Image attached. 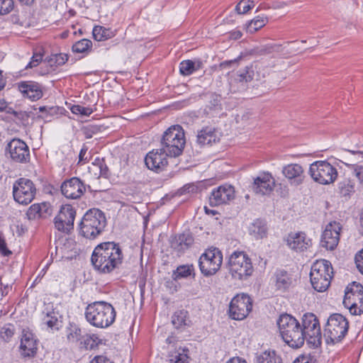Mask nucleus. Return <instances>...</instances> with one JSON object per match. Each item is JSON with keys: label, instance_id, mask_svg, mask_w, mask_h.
<instances>
[{"label": "nucleus", "instance_id": "680f3d73", "mask_svg": "<svg viewBox=\"0 0 363 363\" xmlns=\"http://www.w3.org/2000/svg\"><path fill=\"white\" fill-rule=\"evenodd\" d=\"M275 45H267L260 50V54H270L275 50Z\"/></svg>", "mask_w": 363, "mask_h": 363}, {"label": "nucleus", "instance_id": "052dcab7", "mask_svg": "<svg viewBox=\"0 0 363 363\" xmlns=\"http://www.w3.org/2000/svg\"><path fill=\"white\" fill-rule=\"evenodd\" d=\"M228 35H229V38H230L232 40H238L242 37V33L239 30H233L229 32Z\"/></svg>", "mask_w": 363, "mask_h": 363}, {"label": "nucleus", "instance_id": "412c9836", "mask_svg": "<svg viewBox=\"0 0 363 363\" xmlns=\"http://www.w3.org/2000/svg\"><path fill=\"white\" fill-rule=\"evenodd\" d=\"M235 197L234 188L228 184H224L215 188L209 196V204L211 206H218L227 203Z\"/></svg>", "mask_w": 363, "mask_h": 363}, {"label": "nucleus", "instance_id": "7ed1b4c3", "mask_svg": "<svg viewBox=\"0 0 363 363\" xmlns=\"http://www.w3.org/2000/svg\"><path fill=\"white\" fill-rule=\"evenodd\" d=\"M277 325L284 341L292 348H300L304 344V335L300 323L292 315L281 314Z\"/></svg>", "mask_w": 363, "mask_h": 363}, {"label": "nucleus", "instance_id": "9b49d317", "mask_svg": "<svg viewBox=\"0 0 363 363\" xmlns=\"http://www.w3.org/2000/svg\"><path fill=\"white\" fill-rule=\"evenodd\" d=\"M309 174L314 182L327 185L333 183L338 173L335 167L327 161H316L309 167Z\"/></svg>", "mask_w": 363, "mask_h": 363}, {"label": "nucleus", "instance_id": "ea45409f", "mask_svg": "<svg viewBox=\"0 0 363 363\" xmlns=\"http://www.w3.org/2000/svg\"><path fill=\"white\" fill-rule=\"evenodd\" d=\"M92 42L88 39H82L75 43L72 48L73 52L86 55L91 50Z\"/></svg>", "mask_w": 363, "mask_h": 363}, {"label": "nucleus", "instance_id": "8fccbe9b", "mask_svg": "<svg viewBox=\"0 0 363 363\" xmlns=\"http://www.w3.org/2000/svg\"><path fill=\"white\" fill-rule=\"evenodd\" d=\"M14 8L13 0H0V15L9 13Z\"/></svg>", "mask_w": 363, "mask_h": 363}, {"label": "nucleus", "instance_id": "a878e982", "mask_svg": "<svg viewBox=\"0 0 363 363\" xmlns=\"http://www.w3.org/2000/svg\"><path fill=\"white\" fill-rule=\"evenodd\" d=\"M282 173L290 184L294 186L301 184L306 177L303 168L298 164H289L284 166Z\"/></svg>", "mask_w": 363, "mask_h": 363}, {"label": "nucleus", "instance_id": "20e7f679", "mask_svg": "<svg viewBox=\"0 0 363 363\" xmlns=\"http://www.w3.org/2000/svg\"><path fill=\"white\" fill-rule=\"evenodd\" d=\"M106 225V218L103 211L98 208L87 211L79 224V233L89 240H95L101 235Z\"/></svg>", "mask_w": 363, "mask_h": 363}, {"label": "nucleus", "instance_id": "1a4fd4ad", "mask_svg": "<svg viewBox=\"0 0 363 363\" xmlns=\"http://www.w3.org/2000/svg\"><path fill=\"white\" fill-rule=\"evenodd\" d=\"M301 328L303 331L304 341L306 340L308 344L317 348L321 345L322 334L319 320L312 313H305L302 318Z\"/></svg>", "mask_w": 363, "mask_h": 363}, {"label": "nucleus", "instance_id": "423d86ee", "mask_svg": "<svg viewBox=\"0 0 363 363\" xmlns=\"http://www.w3.org/2000/svg\"><path fill=\"white\" fill-rule=\"evenodd\" d=\"M349 325L348 320L342 314H331L324 326L323 336L325 342L328 345L341 342L348 333Z\"/></svg>", "mask_w": 363, "mask_h": 363}, {"label": "nucleus", "instance_id": "a18cd8bd", "mask_svg": "<svg viewBox=\"0 0 363 363\" xmlns=\"http://www.w3.org/2000/svg\"><path fill=\"white\" fill-rule=\"evenodd\" d=\"M265 23V19L257 17L247 23L246 27L247 31L250 33H253L264 26Z\"/></svg>", "mask_w": 363, "mask_h": 363}, {"label": "nucleus", "instance_id": "774afa93", "mask_svg": "<svg viewBox=\"0 0 363 363\" xmlns=\"http://www.w3.org/2000/svg\"><path fill=\"white\" fill-rule=\"evenodd\" d=\"M350 152H352L353 155H359L362 158H363V151H359V150H350Z\"/></svg>", "mask_w": 363, "mask_h": 363}, {"label": "nucleus", "instance_id": "2eb2a0df", "mask_svg": "<svg viewBox=\"0 0 363 363\" xmlns=\"http://www.w3.org/2000/svg\"><path fill=\"white\" fill-rule=\"evenodd\" d=\"M75 216L76 211L72 205H62L54 219L55 228L62 233H69L74 228Z\"/></svg>", "mask_w": 363, "mask_h": 363}, {"label": "nucleus", "instance_id": "f8f14e48", "mask_svg": "<svg viewBox=\"0 0 363 363\" xmlns=\"http://www.w3.org/2000/svg\"><path fill=\"white\" fill-rule=\"evenodd\" d=\"M342 303L352 315L363 313V286L355 281L349 284L346 288Z\"/></svg>", "mask_w": 363, "mask_h": 363}, {"label": "nucleus", "instance_id": "49530a36", "mask_svg": "<svg viewBox=\"0 0 363 363\" xmlns=\"http://www.w3.org/2000/svg\"><path fill=\"white\" fill-rule=\"evenodd\" d=\"M72 113L84 116H90L94 110L90 107H85L79 104L72 105L70 108Z\"/></svg>", "mask_w": 363, "mask_h": 363}, {"label": "nucleus", "instance_id": "ddd939ff", "mask_svg": "<svg viewBox=\"0 0 363 363\" xmlns=\"http://www.w3.org/2000/svg\"><path fill=\"white\" fill-rule=\"evenodd\" d=\"M35 194V185L29 179L20 178L13 184V199L20 204H29L34 199Z\"/></svg>", "mask_w": 363, "mask_h": 363}, {"label": "nucleus", "instance_id": "4d7b16f0", "mask_svg": "<svg viewBox=\"0 0 363 363\" xmlns=\"http://www.w3.org/2000/svg\"><path fill=\"white\" fill-rule=\"evenodd\" d=\"M88 151V147L84 145L79 152L78 164H84L88 162L86 157H84Z\"/></svg>", "mask_w": 363, "mask_h": 363}, {"label": "nucleus", "instance_id": "58836bf2", "mask_svg": "<svg viewBox=\"0 0 363 363\" xmlns=\"http://www.w3.org/2000/svg\"><path fill=\"white\" fill-rule=\"evenodd\" d=\"M69 59V56L65 53L52 54L45 58V61L51 67H57L65 65Z\"/></svg>", "mask_w": 363, "mask_h": 363}, {"label": "nucleus", "instance_id": "f257e3e1", "mask_svg": "<svg viewBox=\"0 0 363 363\" xmlns=\"http://www.w3.org/2000/svg\"><path fill=\"white\" fill-rule=\"evenodd\" d=\"M123 254L118 243L105 242L96 245L91 254L94 269L101 274H109L122 264Z\"/></svg>", "mask_w": 363, "mask_h": 363}, {"label": "nucleus", "instance_id": "6e6552de", "mask_svg": "<svg viewBox=\"0 0 363 363\" xmlns=\"http://www.w3.org/2000/svg\"><path fill=\"white\" fill-rule=\"evenodd\" d=\"M229 272L233 278L245 280L253 272V266L250 258L243 252H234L228 261Z\"/></svg>", "mask_w": 363, "mask_h": 363}, {"label": "nucleus", "instance_id": "6ab92c4d", "mask_svg": "<svg viewBox=\"0 0 363 363\" xmlns=\"http://www.w3.org/2000/svg\"><path fill=\"white\" fill-rule=\"evenodd\" d=\"M261 66L259 63L246 66L244 69L238 72L235 82L240 84L245 90L247 87L246 84L251 82L255 77L256 80H260L262 78L265 77V74H261L259 70Z\"/></svg>", "mask_w": 363, "mask_h": 363}, {"label": "nucleus", "instance_id": "4be33fe9", "mask_svg": "<svg viewBox=\"0 0 363 363\" xmlns=\"http://www.w3.org/2000/svg\"><path fill=\"white\" fill-rule=\"evenodd\" d=\"M85 185L77 177H72L65 181L61 185V192L67 199H77L85 191Z\"/></svg>", "mask_w": 363, "mask_h": 363}, {"label": "nucleus", "instance_id": "4468645a", "mask_svg": "<svg viewBox=\"0 0 363 363\" xmlns=\"http://www.w3.org/2000/svg\"><path fill=\"white\" fill-rule=\"evenodd\" d=\"M252 308V301L249 296L245 294L237 295L230 303V317L234 320H243L251 311Z\"/></svg>", "mask_w": 363, "mask_h": 363}, {"label": "nucleus", "instance_id": "cd10ccee", "mask_svg": "<svg viewBox=\"0 0 363 363\" xmlns=\"http://www.w3.org/2000/svg\"><path fill=\"white\" fill-rule=\"evenodd\" d=\"M219 140L220 135L218 131L212 126L203 127L201 130L198 131L196 135V143L201 146L216 143L218 142Z\"/></svg>", "mask_w": 363, "mask_h": 363}, {"label": "nucleus", "instance_id": "f704fd0d", "mask_svg": "<svg viewBox=\"0 0 363 363\" xmlns=\"http://www.w3.org/2000/svg\"><path fill=\"white\" fill-rule=\"evenodd\" d=\"M188 352V349L179 348L169 354V361L170 363H189Z\"/></svg>", "mask_w": 363, "mask_h": 363}, {"label": "nucleus", "instance_id": "c85d7f7f", "mask_svg": "<svg viewBox=\"0 0 363 363\" xmlns=\"http://www.w3.org/2000/svg\"><path fill=\"white\" fill-rule=\"evenodd\" d=\"M20 352L25 357H34L37 352L36 340L31 333L23 331L21 340Z\"/></svg>", "mask_w": 363, "mask_h": 363}, {"label": "nucleus", "instance_id": "de8ad7c7", "mask_svg": "<svg viewBox=\"0 0 363 363\" xmlns=\"http://www.w3.org/2000/svg\"><path fill=\"white\" fill-rule=\"evenodd\" d=\"M255 4L253 1L249 0H241L235 6V11L239 14H245L248 12Z\"/></svg>", "mask_w": 363, "mask_h": 363}, {"label": "nucleus", "instance_id": "13d9d810", "mask_svg": "<svg viewBox=\"0 0 363 363\" xmlns=\"http://www.w3.org/2000/svg\"><path fill=\"white\" fill-rule=\"evenodd\" d=\"M355 176L358 178L359 182L363 184V166L352 165Z\"/></svg>", "mask_w": 363, "mask_h": 363}, {"label": "nucleus", "instance_id": "bf43d9fd", "mask_svg": "<svg viewBox=\"0 0 363 363\" xmlns=\"http://www.w3.org/2000/svg\"><path fill=\"white\" fill-rule=\"evenodd\" d=\"M90 363H112V362L104 356H96L95 357Z\"/></svg>", "mask_w": 363, "mask_h": 363}, {"label": "nucleus", "instance_id": "bb28decb", "mask_svg": "<svg viewBox=\"0 0 363 363\" xmlns=\"http://www.w3.org/2000/svg\"><path fill=\"white\" fill-rule=\"evenodd\" d=\"M333 269L330 261L326 259L318 260L311 267L310 279H315L319 277L323 278H332Z\"/></svg>", "mask_w": 363, "mask_h": 363}, {"label": "nucleus", "instance_id": "2f4dec72", "mask_svg": "<svg viewBox=\"0 0 363 363\" xmlns=\"http://www.w3.org/2000/svg\"><path fill=\"white\" fill-rule=\"evenodd\" d=\"M255 363H283V361L274 350H266L256 354Z\"/></svg>", "mask_w": 363, "mask_h": 363}, {"label": "nucleus", "instance_id": "393cba45", "mask_svg": "<svg viewBox=\"0 0 363 363\" xmlns=\"http://www.w3.org/2000/svg\"><path fill=\"white\" fill-rule=\"evenodd\" d=\"M287 245L296 252L306 250L312 245V241L303 232L291 233L286 238Z\"/></svg>", "mask_w": 363, "mask_h": 363}, {"label": "nucleus", "instance_id": "72a5a7b5", "mask_svg": "<svg viewBox=\"0 0 363 363\" xmlns=\"http://www.w3.org/2000/svg\"><path fill=\"white\" fill-rule=\"evenodd\" d=\"M193 274L194 276V267L193 264H182L177 267L172 273V279L178 280L182 278H187Z\"/></svg>", "mask_w": 363, "mask_h": 363}, {"label": "nucleus", "instance_id": "37998d69", "mask_svg": "<svg viewBox=\"0 0 363 363\" xmlns=\"http://www.w3.org/2000/svg\"><path fill=\"white\" fill-rule=\"evenodd\" d=\"M15 333V326L11 323L4 324L0 328V339L4 342L10 341Z\"/></svg>", "mask_w": 363, "mask_h": 363}, {"label": "nucleus", "instance_id": "c9c22d12", "mask_svg": "<svg viewBox=\"0 0 363 363\" xmlns=\"http://www.w3.org/2000/svg\"><path fill=\"white\" fill-rule=\"evenodd\" d=\"M92 34L94 38L97 41L106 40L114 35L113 32L110 28L100 26H94Z\"/></svg>", "mask_w": 363, "mask_h": 363}, {"label": "nucleus", "instance_id": "39448f33", "mask_svg": "<svg viewBox=\"0 0 363 363\" xmlns=\"http://www.w3.org/2000/svg\"><path fill=\"white\" fill-rule=\"evenodd\" d=\"M68 343L74 345L80 350H91L102 344V340L96 334H89L74 323H69L65 328Z\"/></svg>", "mask_w": 363, "mask_h": 363}, {"label": "nucleus", "instance_id": "a211bd4d", "mask_svg": "<svg viewBox=\"0 0 363 363\" xmlns=\"http://www.w3.org/2000/svg\"><path fill=\"white\" fill-rule=\"evenodd\" d=\"M11 158L20 163L27 162L30 160V151L26 143L20 139H13L7 145Z\"/></svg>", "mask_w": 363, "mask_h": 363}, {"label": "nucleus", "instance_id": "338daca9", "mask_svg": "<svg viewBox=\"0 0 363 363\" xmlns=\"http://www.w3.org/2000/svg\"><path fill=\"white\" fill-rule=\"evenodd\" d=\"M185 191H187L188 192H193L194 190V186L189 185V186H184Z\"/></svg>", "mask_w": 363, "mask_h": 363}, {"label": "nucleus", "instance_id": "79ce46f5", "mask_svg": "<svg viewBox=\"0 0 363 363\" xmlns=\"http://www.w3.org/2000/svg\"><path fill=\"white\" fill-rule=\"evenodd\" d=\"M338 188L342 196H347L354 191V183L350 179H345L338 183Z\"/></svg>", "mask_w": 363, "mask_h": 363}, {"label": "nucleus", "instance_id": "f03ea898", "mask_svg": "<svg viewBox=\"0 0 363 363\" xmlns=\"http://www.w3.org/2000/svg\"><path fill=\"white\" fill-rule=\"evenodd\" d=\"M84 315L90 325L99 328H106L115 321L116 312L111 303L95 301L86 307Z\"/></svg>", "mask_w": 363, "mask_h": 363}, {"label": "nucleus", "instance_id": "9d476101", "mask_svg": "<svg viewBox=\"0 0 363 363\" xmlns=\"http://www.w3.org/2000/svg\"><path fill=\"white\" fill-rule=\"evenodd\" d=\"M223 262V254L217 247H210L205 250L199 259V266L204 277L216 274Z\"/></svg>", "mask_w": 363, "mask_h": 363}, {"label": "nucleus", "instance_id": "3c124183", "mask_svg": "<svg viewBox=\"0 0 363 363\" xmlns=\"http://www.w3.org/2000/svg\"><path fill=\"white\" fill-rule=\"evenodd\" d=\"M220 95L216 94L215 93H211L210 94L209 105H208L209 109L221 110L222 107L220 104Z\"/></svg>", "mask_w": 363, "mask_h": 363}, {"label": "nucleus", "instance_id": "864d4df0", "mask_svg": "<svg viewBox=\"0 0 363 363\" xmlns=\"http://www.w3.org/2000/svg\"><path fill=\"white\" fill-rule=\"evenodd\" d=\"M38 109L39 111L43 113L42 116H38V118H45L47 116H51L56 113V108L55 107L40 106Z\"/></svg>", "mask_w": 363, "mask_h": 363}, {"label": "nucleus", "instance_id": "5701e85b", "mask_svg": "<svg viewBox=\"0 0 363 363\" xmlns=\"http://www.w3.org/2000/svg\"><path fill=\"white\" fill-rule=\"evenodd\" d=\"M18 89L23 96L31 101H38L43 96V86L33 81H23L17 84Z\"/></svg>", "mask_w": 363, "mask_h": 363}, {"label": "nucleus", "instance_id": "dca6fc26", "mask_svg": "<svg viewBox=\"0 0 363 363\" xmlns=\"http://www.w3.org/2000/svg\"><path fill=\"white\" fill-rule=\"evenodd\" d=\"M341 230L342 225L339 222L329 223L321 235V246L329 250H335L339 243Z\"/></svg>", "mask_w": 363, "mask_h": 363}, {"label": "nucleus", "instance_id": "7c9ffc66", "mask_svg": "<svg viewBox=\"0 0 363 363\" xmlns=\"http://www.w3.org/2000/svg\"><path fill=\"white\" fill-rule=\"evenodd\" d=\"M172 323L177 329L189 326L191 321L189 319L188 311L184 309L175 311L172 316Z\"/></svg>", "mask_w": 363, "mask_h": 363}, {"label": "nucleus", "instance_id": "f3484780", "mask_svg": "<svg viewBox=\"0 0 363 363\" xmlns=\"http://www.w3.org/2000/svg\"><path fill=\"white\" fill-rule=\"evenodd\" d=\"M275 186V179L269 172H261L253 178L250 188L256 194L264 196L270 194Z\"/></svg>", "mask_w": 363, "mask_h": 363}, {"label": "nucleus", "instance_id": "6e6d98bb", "mask_svg": "<svg viewBox=\"0 0 363 363\" xmlns=\"http://www.w3.org/2000/svg\"><path fill=\"white\" fill-rule=\"evenodd\" d=\"M293 363H316V359L311 354L302 355L298 357Z\"/></svg>", "mask_w": 363, "mask_h": 363}, {"label": "nucleus", "instance_id": "473e14b6", "mask_svg": "<svg viewBox=\"0 0 363 363\" xmlns=\"http://www.w3.org/2000/svg\"><path fill=\"white\" fill-rule=\"evenodd\" d=\"M250 234L257 239L263 238L267 235V227L265 220L256 219L249 228Z\"/></svg>", "mask_w": 363, "mask_h": 363}, {"label": "nucleus", "instance_id": "69168bd1", "mask_svg": "<svg viewBox=\"0 0 363 363\" xmlns=\"http://www.w3.org/2000/svg\"><path fill=\"white\" fill-rule=\"evenodd\" d=\"M6 106H7V104H6V101L4 99L0 100V111H5Z\"/></svg>", "mask_w": 363, "mask_h": 363}, {"label": "nucleus", "instance_id": "b1692460", "mask_svg": "<svg viewBox=\"0 0 363 363\" xmlns=\"http://www.w3.org/2000/svg\"><path fill=\"white\" fill-rule=\"evenodd\" d=\"M167 157H169L167 152L162 150L160 147L159 150L147 153L145 158V162L148 169L160 172L167 164Z\"/></svg>", "mask_w": 363, "mask_h": 363}, {"label": "nucleus", "instance_id": "c03bdc74", "mask_svg": "<svg viewBox=\"0 0 363 363\" xmlns=\"http://www.w3.org/2000/svg\"><path fill=\"white\" fill-rule=\"evenodd\" d=\"M92 164L99 169V176L107 178L109 175V169L106 164L104 158L96 157Z\"/></svg>", "mask_w": 363, "mask_h": 363}, {"label": "nucleus", "instance_id": "e433bc0d", "mask_svg": "<svg viewBox=\"0 0 363 363\" xmlns=\"http://www.w3.org/2000/svg\"><path fill=\"white\" fill-rule=\"evenodd\" d=\"M292 283L291 277L284 270H280L277 273L276 286L279 289L285 290L288 289Z\"/></svg>", "mask_w": 363, "mask_h": 363}, {"label": "nucleus", "instance_id": "c756f323", "mask_svg": "<svg viewBox=\"0 0 363 363\" xmlns=\"http://www.w3.org/2000/svg\"><path fill=\"white\" fill-rule=\"evenodd\" d=\"M45 315L43 318V322L50 329L58 330L59 329V320H58V312L56 311L53 308V304L48 303L46 305L45 309L43 311Z\"/></svg>", "mask_w": 363, "mask_h": 363}, {"label": "nucleus", "instance_id": "e2e57ef3", "mask_svg": "<svg viewBox=\"0 0 363 363\" xmlns=\"http://www.w3.org/2000/svg\"><path fill=\"white\" fill-rule=\"evenodd\" d=\"M226 363H247L245 359L236 357L230 359Z\"/></svg>", "mask_w": 363, "mask_h": 363}, {"label": "nucleus", "instance_id": "0eeeda50", "mask_svg": "<svg viewBox=\"0 0 363 363\" xmlns=\"http://www.w3.org/2000/svg\"><path fill=\"white\" fill-rule=\"evenodd\" d=\"M185 143V135L182 127L174 125L164 133L161 140V148L169 157H177L182 155Z\"/></svg>", "mask_w": 363, "mask_h": 363}, {"label": "nucleus", "instance_id": "09e8293b", "mask_svg": "<svg viewBox=\"0 0 363 363\" xmlns=\"http://www.w3.org/2000/svg\"><path fill=\"white\" fill-rule=\"evenodd\" d=\"M26 214L29 220L41 217V206L38 203L33 204L28 208Z\"/></svg>", "mask_w": 363, "mask_h": 363}, {"label": "nucleus", "instance_id": "aec40b11", "mask_svg": "<svg viewBox=\"0 0 363 363\" xmlns=\"http://www.w3.org/2000/svg\"><path fill=\"white\" fill-rule=\"evenodd\" d=\"M194 242V238L190 231H185L182 233L172 236L169 239L171 248L181 256L191 247Z\"/></svg>", "mask_w": 363, "mask_h": 363}, {"label": "nucleus", "instance_id": "0e129e2a", "mask_svg": "<svg viewBox=\"0 0 363 363\" xmlns=\"http://www.w3.org/2000/svg\"><path fill=\"white\" fill-rule=\"evenodd\" d=\"M2 72H0V91L3 89L6 85V80L3 78Z\"/></svg>", "mask_w": 363, "mask_h": 363}, {"label": "nucleus", "instance_id": "4c0bfd02", "mask_svg": "<svg viewBox=\"0 0 363 363\" xmlns=\"http://www.w3.org/2000/svg\"><path fill=\"white\" fill-rule=\"evenodd\" d=\"M201 63L198 62L197 64L190 60H184L179 65V71L182 75L188 76L194 72L198 70L201 67Z\"/></svg>", "mask_w": 363, "mask_h": 363}, {"label": "nucleus", "instance_id": "5fc2aeb1", "mask_svg": "<svg viewBox=\"0 0 363 363\" xmlns=\"http://www.w3.org/2000/svg\"><path fill=\"white\" fill-rule=\"evenodd\" d=\"M355 263L359 272L363 275V249L356 254Z\"/></svg>", "mask_w": 363, "mask_h": 363}, {"label": "nucleus", "instance_id": "603ef678", "mask_svg": "<svg viewBox=\"0 0 363 363\" xmlns=\"http://www.w3.org/2000/svg\"><path fill=\"white\" fill-rule=\"evenodd\" d=\"M43 60V55L40 53H34L30 62L26 67V69L33 68L38 66Z\"/></svg>", "mask_w": 363, "mask_h": 363}, {"label": "nucleus", "instance_id": "a19ab883", "mask_svg": "<svg viewBox=\"0 0 363 363\" xmlns=\"http://www.w3.org/2000/svg\"><path fill=\"white\" fill-rule=\"evenodd\" d=\"M331 279L332 278H323L319 277L315 279H311V282L315 291L323 292L327 290L329 287Z\"/></svg>", "mask_w": 363, "mask_h": 363}]
</instances>
